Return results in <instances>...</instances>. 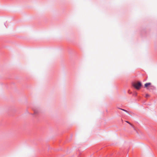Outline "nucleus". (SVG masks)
Returning <instances> with one entry per match:
<instances>
[{
    "label": "nucleus",
    "mask_w": 157,
    "mask_h": 157,
    "mask_svg": "<svg viewBox=\"0 0 157 157\" xmlns=\"http://www.w3.org/2000/svg\"><path fill=\"white\" fill-rule=\"evenodd\" d=\"M132 85L135 89L138 90H140L142 86V84L140 81L133 83Z\"/></svg>",
    "instance_id": "nucleus-1"
},
{
    "label": "nucleus",
    "mask_w": 157,
    "mask_h": 157,
    "mask_svg": "<svg viewBox=\"0 0 157 157\" xmlns=\"http://www.w3.org/2000/svg\"><path fill=\"white\" fill-rule=\"evenodd\" d=\"M151 83L150 82L146 83L145 84L144 87L147 88V89L150 90H153L155 88L154 86L151 85Z\"/></svg>",
    "instance_id": "nucleus-2"
},
{
    "label": "nucleus",
    "mask_w": 157,
    "mask_h": 157,
    "mask_svg": "<svg viewBox=\"0 0 157 157\" xmlns=\"http://www.w3.org/2000/svg\"><path fill=\"white\" fill-rule=\"evenodd\" d=\"M33 110L34 112V114L35 116H36L38 114L39 112L37 109L34 108L33 109Z\"/></svg>",
    "instance_id": "nucleus-3"
},
{
    "label": "nucleus",
    "mask_w": 157,
    "mask_h": 157,
    "mask_svg": "<svg viewBox=\"0 0 157 157\" xmlns=\"http://www.w3.org/2000/svg\"><path fill=\"white\" fill-rule=\"evenodd\" d=\"M118 109H121V110L124 111H125V112H126V113H128V111H127V110H126L124 109H121V108H118Z\"/></svg>",
    "instance_id": "nucleus-4"
},
{
    "label": "nucleus",
    "mask_w": 157,
    "mask_h": 157,
    "mask_svg": "<svg viewBox=\"0 0 157 157\" xmlns=\"http://www.w3.org/2000/svg\"><path fill=\"white\" fill-rule=\"evenodd\" d=\"M126 122H127V123H128V124H130L131 125V126H132V127L134 128V126H133V125L130 122H129V121H126Z\"/></svg>",
    "instance_id": "nucleus-5"
},
{
    "label": "nucleus",
    "mask_w": 157,
    "mask_h": 157,
    "mask_svg": "<svg viewBox=\"0 0 157 157\" xmlns=\"http://www.w3.org/2000/svg\"><path fill=\"white\" fill-rule=\"evenodd\" d=\"M133 95L135 96H136L137 95V93L136 92H135L133 94Z\"/></svg>",
    "instance_id": "nucleus-6"
},
{
    "label": "nucleus",
    "mask_w": 157,
    "mask_h": 157,
    "mask_svg": "<svg viewBox=\"0 0 157 157\" xmlns=\"http://www.w3.org/2000/svg\"><path fill=\"white\" fill-rule=\"evenodd\" d=\"M149 94H146V97H149Z\"/></svg>",
    "instance_id": "nucleus-7"
},
{
    "label": "nucleus",
    "mask_w": 157,
    "mask_h": 157,
    "mask_svg": "<svg viewBox=\"0 0 157 157\" xmlns=\"http://www.w3.org/2000/svg\"><path fill=\"white\" fill-rule=\"evenodd\" d=\"M128 93L129 94H132V92H130V91H129V90L128 91Z\"/></svg>",
    "instance_id": "nucleus-8"
}]
</instances>
